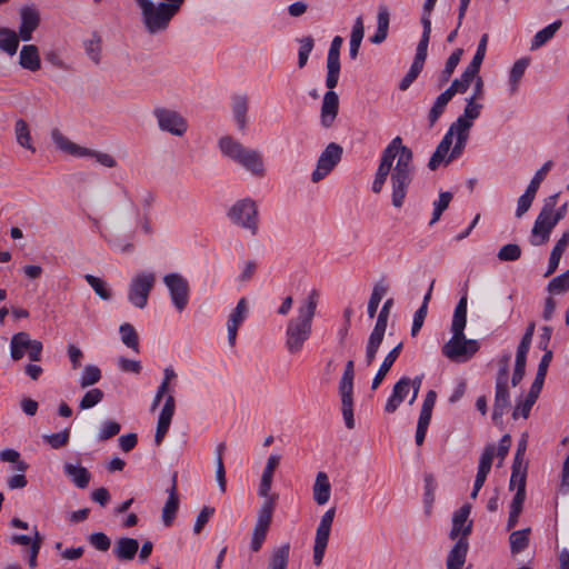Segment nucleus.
<instances>
[{
  "label": "nucleus",
  "instance_id": "18",
  "mask_svg": "<svg viewBox=\"0 0 569 569\" xmlns=\"http://www.w3.org/2000/svg\"><path fill=\"white\" fill-rule=\"evenodd\" d=\"M163 282L169 290L171 301L178 311L186 309L189 301V283L180 273H168L163 277Z\"/></svg>",
  "mask_w": 569,
  "mask_h": 569
},
{
  "label": "nucleus",
  "instance_id": "27",
  "mask_svg": "<svg viewBox=\"0 0 569 569\" xmlns=\"http://www.w3.org/2000/svg\"><path fill=\"white\" fill-rule=\"evenodd\" d=\"M168 499L162 509V521L164 526L172 525L179 509V496L177 491V473L172 476L171 487L167 489Z\"/></svg>",
  "mask_w": 569,
  "mask_h": 569
},
{
  "label": "nucleus",
  "instance_id": "10",
  "mask_svg": "<svg viewBox=\"0 0 569 569\" xmlns=\"http://www.w3.org/2000/svg\"><path fill=\"white\" fill-rule=\"evenodd\" d=\"M392 305H393L392 299H388L385 301V303L378 315L376 325H375L371 333L369 335V338H368V341L366 345V357H365V362H366L367 367L372 365L373 360L376 359L377 352L383 341L386 329H387V323H388V318H389V313H390V309H391Z\"/></svg>",
  "mask_w": 569,
  "mask_h": 569
},
{
  "label": "nucleus",
  "instance_id": "59",
  "mask_svg": "<svg viewBox=\"0 0 569 569\" xmlns=\"http://www.w3.org/2000/svg\"><path fill=\"white\" fill-rule=\"evenodd\" d=\"M437 488V482L431 473L425 475V508L426 512L430 513L432 503L435 501V491Z\"/></svg>",
  "mask_w": 569,
  "mask_h": 569
},
{
  "label": "nucleus",
  "instance_id": "31",
  "mask_svg": "<svg viewBox=\"0 0 569 569\" xmlns=\"http://www.w3.org/2000/svg\"><path fill=\"white\" fill-rule=\"evenodd\" d=\"M19 64L29 71H38L41 68L40 54L37 46L26 44L19 54Z\"/></svg>",
  "mask_w": 569,
  "mask_h": 569
},
{
  "label": "nucleus",
  "instance_id": "54",
  "mask_svg": "<svg viewBox=\"0 0 569 569\" xmlns=\"http://www.w3.org/2000/svg\"><path fill=\"white\" fill-rule=\"evenodd\" d=\"M437 0H426L423 3L422 16H421V24H422V39L430 40L431 33V19L430 14L436 6Z\"/></svg>",
  "mask_w": 569,
  "mask_h": 569
},
{
  "label": "nucleus",
  "instance_id": "16",
  "mask_svg": "<svg viewBox=\"0 0 569 569\" xmlns=\"http://www.w3.org/2000/svg\"><path fill=\"white\" fill-rule=\"evenodd\" d=\"M336 508L328 509L321 517L316 530L313 543V563L319 567L322 563L328 546L331 526L335 519Z\"/></svg>",
  "mask_w": 569,
  "mask_h": 569
},
{
  "label": "nucleus",
  "instance_id": "45",
  "mask_svg": "<svg viewBox=\"0 0 569 569\" xmlns=\"http://www.w3.org/2000/svg\"><path fill=\"white\" fill-rule=\"evenodd\" d=\"M510 489L517 488V491L526 492L527 463L512 462Z\"/></svg>",
  "mask_w": 569,
  "mask_h": 569
},
{
  "label": "nucleus",
  "instance_id": "2",
  "mask_svg": "<svg viewBox=\"0 0 569 569\" xmlns=\"http://www.w3.org/2000/svg\"><path fill=\"white\" fill-rule=\"evenodd\" d=\"M319 297V291L312 289L300 302L297 309V316L288 321L284 333V346L290 355L301 352L305 343L310 339Z\"/></svg>",
  "mask_w": 569,
  "mask_h": 569
},
{
  "label": "nucleus",
  "instance_id": "3",
  "mask_svg": "<svg viewBox=\"0 0 569 569\" xmlns=\"http://www.w3.org/2000/svg\"><path fill=\"white\" fill-rule=\"evenodd\" d=\"M467 296H462L453 312L451 322L452 337L442 346V355L455 362L470 360L480 349V343L475 339H467L465 328L467 325Z\"/></svg>",
  "mask_w": 569,
  "mask_h": 569
},
{
  "label": "nucleus",
  "instance_id": "49",
  "mask_svg": "<svg viewBox=\"0 0 569 569\" xmlns=\"http://www.w3.org/2000/svg\"><path fill=\"white\" fill-rule=\"evenodd\" d=\"M121 341L128 348L139 352V337L134 327L128 322L122 323L119 328Z\"/></svg>",
  "mask_w": 569,
  "mask_h": 569
},
{
  "label": "nucleus",
  "instance_id": "61",
  "mask_svg": "<svg viewBox=\"0 0 569 569\" xmlns=\"http://www.w3.org/2000/svg\"><path fill=\"white\" fill-rule=\"evenodd\" d=\"M537 399L526 396L523 400H519L512 411V418L515 420L519 419L520 417L523 419H527L530 415L531 408L533 407Z\"/></svg>",
  "mask_w": 569,
  "mask_h": 569
},
{
  "label": "nucleus",
  "instance_id": "41",
  "mask_svg": "<svg viewBox=\"0 0 569 569\" xmlns=\"http://www.w3.org/2000/svg\"><path fill=\"white\" fill-rule=\"evenodd\" d=\"M248 98L246 96H236L232 99V113L236 123L240 130L247 126Z\"/></svg>",
  "mask_w": 569,
  "mask_h": 569
},
{
  "label": "nucleus",
  "instance_id": "19",
  "mask_svg": "<svg viewBox=\"0 0 569 569\" xmlns=\"http://www.w3.org/2000/svg\"><path fill=\"white\" fill-rule=\"evenodd\" d=\"M343 39L336 36L331 43L327 56V77L326 86L328 89H335L339 81L340 76V49Z\"/></svg>",
  "mask_w": 569,
  "mask_h": 569
},
{
  "label": "nucleus",
  "instance_id": "39",
  "mask_svg": "<svg viewBox=\"0 0 569 569\" xmlns=\"http://www.w3.org/2000/svg\"><path fill=\"white\" fill-rule=\"evenodd\" d=\"M290 556V543L286 542L273 549L268 569H287Z\"/></svg>",
  "mask_w": 569,
  "mask_h": 569
},
{
  "label": "nucleus",
  "instance_id": "53",
  "mask_svg": "<svg viewBox=\"0 0 569 569\" xmlns=\"http://www.w3.org/2000/svg\"><path fill=\"white\" fill-rule=\"evenodd\" d=\"M101 379V370L93 365H88L84 367L80 379L79 385L81 388H88L90 386H93Z\"/></svg>",
  "mask_w": 569,
  "mask_h": 569
},
{
  "label": "nucleus",
  "instance_id": "46",
  "mask_svg": "<svg viewBox=\"0 0 569 569\" xmlns=\"http://www.w3.org/2000/svg\"><path fill=\"white\" fill-rule=\"evenodd\" d=\"M387 291H388V286L382 281H379L373 286L371 296L368 301V308H367L369 318H373L376 316L378 307H379L382 298L386 296Z\"/></svg>",
  "mask_w": 569,
  "mask_h": 569
},
{
  "label": "nucleus",
  "instance_id": "32",
  "mask_svg": "<svg viewBox=\"0 0 569 569\" xmlns=\"http://www.w3.org/2000/svg\"><path fill=\"white\" fill-rule=\"evenodd\" d=\"M402 350V342L398 343L393 349L389 351V353L385 357L382 363L380 365L373 380L371 383V389L376 390L381 382L383 381L385 377L393 366L395 361L399 357L400 352Z\"/></svg>",
  "mask_w": 569,
  "mask_h": 569
},
{
  "label": "nucleus",
  "instance_id": "11",
  "mask_svg": "<svg viewBox=\"0 0 569 569\" xmlns=\"http://www.w3.org/2000/svg\"><path fill=\"white\" fill-rule=\"evenodd\" d=\"M156 283L153 272L142 271L137 273L129 283L128 300L136 308L143 309L148 303L150 292Z\"/></svg>",
  "mask_w": 569,
  "mask_h": 569
},
{
  "label": "nucleus",
  "instance_id": "7",
  "mask_svg": "<svg viewBox=\"0 0 569 569\" xmlns=\"http://www.w3.org/2000/svg\"><path fill=\"white\" fill-rule=\"evenodd\" d=\"M473 123L458 117L455 122L451 123L449 130L443 136L439 144L437 146L435 152L429 159L428 168L430 170H436L446 159V156L450 151L453 137L456 138H469V130Z\"/></svg>",
  "mask_w": 569,
  "mask_h": 569
},
{
  "label": "nucleus",
  "instance_id": "56",
  "mask_svg": "<svg viewBox=\"0 0 569 569\" xmlns=\"http://www.w3.org/2000/svg\"><path fill=\"white\" fill-rule=\"evenodd\" d=\"M134 237V233L132 232L128 239L114 237L109 238L107 241L110 246V248L114 251H118L120 253H132L134 251V244L132 242V239Z\"/></svg>",
  "mask_w": 569,
  "mask_h": 569
},
{
  "label": "nucleus",
  "instance_id": "42",
  "mask_svg": "<svg viewBox=\"0 0 569 569\" xmlns=\"http://www.w3.org/2000/svg\"><path fill=\"white\" fill-rule=\"evenodd\" d=\"M365 34V27L361 17H358L353 23L352 31L350 34L349 42V56L351 59H356L359 53V48Z\"/></svg>",
  "mask_w": 569,
  "mask_h": 569
},
{
  "label": "nucleus",
  "instance_id": "1",
  "mask_svg": "<svg viewBox=\"0 0 569 569\" xmlns=\"http://www.w3.org/2000/svg\"><path fill=\"white\" fill-rule=\"evenodd\" d=\"M415 173L413 152L398 136L383 149L371 189L375 193H380L390 176L391 203L395 208H401Z\"/></svg>",
  "mask_w": 569,
  "mask_h": 569
},
{
  "label": "nucleus",
  "instance_id": "8",
  "mask_svg": "<svg viewBox=\"0 0 569 569\" xmlns=\"http://www.w3.org/2000/svg\"><path fill=\"white\" fill-rule=\"evenodd\" d=\"M353 379H355V362L348 360L342 377L339 381V395L341 397V411L342 417L348 429L355 428L353 417Z\"/></svg>",
  "mask_w": 569,
  "mask_h": 569
},
{
  "label": "nucleus",
  "instance_id": "13",
  "mask_svg": "<svg viewBox=\"0 0 569 569\" xmlns=\"http://www.w3.org/2000/svg\"><path fill=\"white\" fill-rule=\"evenodd\" d=\"M10 353L13 360H20L27 353L31 361H40L42 342L32 340L28 332H18L11 338Z\"/></svg>",
  "mask_w": 569,
  "mask_h": 569
},
{
  "label": "nucleus",
  "instance_id": "26",
  "mask_svg": "<svg viewBox=\"0 0 569 569\" xmlns=\"http://www.w3.org/2000/svg\"><path fill=\"white\" fill-rule=\"evenodd\" d=\"M410 385L411 379L408 377H402L395 383L392 392L385 406L386 412L393 413L399 408L409 393Z\"/></svg>",
  "mask_w": 569,
  "mask_h": 569
},
{
  "label": "nucleus",
  "instance_id": "52",
  "mask_svg": "<svg viewBox=\"0 0 569 569\" xmlns=\"http://www.w3.org/2000/svg\"><path fill=\"white\" fill-rule=\"evenodd\" d=\"M488 40H489V36L487 33H483L479 40L477 51H476L471 62L468 64V68L471 69L473 72L478 73L480 70L482 61L486 57Z\"/></svg>",
  "mask_w": 569,
  "mask_h": 569
},
{
  "label": "nucleus",
  "instance_id": "24",
  "mask_svg": "<svg viewBox=\"0 0 569 569\" xmlns=\"http://www.w3.org/2000/svg\"><path fill=\"white\" fill-rule=\"evenodd\" d=\"M248 313V303L246 298H241L236 308L229 315V319L227 322V331H228V342L230 347L236 345L237 332L239 327L246 320Z\"/></svg>",
  "mask_w": 569,
  "mask_h": 569
},
{
  "label": "nucleus",
  "instance_id": "20",
  "mask_svg": "<svg viewBox=\"0 0 569 569\" xmlns=\"http://www.w3.org/2000/svg\"><path fill=\"white\" fill-rule=\"evenodd\" d=\"M470 512L471 506L466 503L453 513L451 530L449 532L451 540L468 539L472 531V520H468Z\"/></svg>",
  "mask_w": 569,
  "mask_h": 569
},
{
  "label": "nucleus",
  "instance_id": "44",
  "mask_svg": "<svg viewBox=\"0 0 569 569\" xmlns=\"http://www.w3.org/2000/svg\"><path fill=\"white\" fill-rule=\"evenodd\" d=\"M529 64H530V58L525 57V58L518 59L511 67L510 72H509V83H510L512 93L518 90L519 82H520L521 78L523 77Z\"/></svg>",
  "mask_w": 569,
  "mask_h": 569
},
{
  "label": "nucleus",
  "instance_id": "62",
  "mask_svg": "<svg viewBox=\"0 0 569 569\" xmlns=\"http://www.w3.org/2000/svg\"><path fill=\"white\" fill-rule=\"evenodd\" d=\"M497 257L500 261H516L521 257V248L517 243H508L502 246Z\"/></svg>",
  "mask_w": 569,
  "mask_h": 569
},
{
  "label": "nucleus",
  "instance_id": "28",
  "mask_svg": "<svg viewBox=\"0 0 569 569\" xmlns=\"http://www.w3.org/2000/svg\"><path fill=\"white\" fill-rule=\"evenodd\" d=\"M468 549V539H458L448 553L446 561L447 569H462L466 562Z\"/></svg>",
  "mask_w": 569,
  "mask_h": 569
},
{
  "label": "nucleus",
  "instance_id": "55",
  "mask_svg": "<svg viewBox=\"0 0 569 569\" xmlns=\"http://www.w3.org/2000/svg\"><path fill=\"white\" fill-rule=\"evenodd\" d=\"M84 279L102 300L111 299V291L102 279L92 274H86Z\"/></svg>",
  "mask_w": 569,
  "mask_h": 569
},
{
  "label": "nucleus",
  "instance_id": "64",
  "mask_svg": "<svg viewBox=\"0 0 569 569\" xmlns=\"http://www.w3.org/2000/svg\"><path fill=\"white\" fill-rule=\"evenodd\" d=\"M88 542L98 551L106 552L111 546L110 538L104 532H93L88 536Z\"/></svg>",
  "mask_w": 569,
  "mask_h": 569
},
{
  "label": "nucleus",
  "instance_id": "17",
  "mask_svg": "<svg viewBox=\"0 0 569 569\" xmlns=\"http://www.w3.org/2000/svg\"><path fill=\"white\" fill-rule=\"evenodd\" d=\"M274 507L272 500L263 501L260 506L250 541V548L253 552H258L266 540Z\"/></svg>",
  "mask_w": 569,
  "mask_h": 569
},
{
  "label": "nucleus",
  "instance_id": "6",
  "mask_svg": "<svg viewBox=\"0 0 569 569\" xmlns=\"http://www.w3.org/2000/svg\"><path fill=\"white\" fill-rule=\"evenodd\" d=\"M473 123L458 117L455 122L451 123L449 130L443 136L439 144L437 146L435 152L429 159L428 168L430 170H436L446 159V156L450 151L453 137L456 138H469V130Z\"/></svg>",
  "mask_w": 569,
  "mask_h": 569
},
{
  "label": "nucleus",
  "instance_id": "57",
  "mask_svg": "<svg viewBox=\"0 0 569 569\" xmlns=\"http://www.w3.org/2000/svg\"><path fill=\"white\" fill-rule=\"evenodd\" d=\"M103 391L99 388L88 390L79 402L81 410H88L97 406L103 399Z\"/></svg>",
  "mask_w": 569,
  "mask_h": 569
},
{
  "label": "nucleus",
  "instance_id": "38",
  "mask_svg": "<svg viewBox=\"0 0 569 569\" xmlns=\"http://www.w3.org/2000/svg\"><path fill=\"white\" fill-rule=\"evenodd\" d=\"M477 72H473L468 67L465 69L460 78L455 79L451 84L446 89L447 92H449L452 97L456 93H465L468 88L470 87L471 82L477 77Z\"/></svg>",
  "mask_w": 569,
  "mask_h": 569
},
{
  "label": "nucleus",
  "instance_id": "60",
  "mask_svg": "<svg viewBox=\"0 0 569 569\" xmlns=\"http://www.w3.org/2000/svg\"><path fill=\"white\" fill-rule=\"evenodd\" d=\"M121 430L120 423L113 420L104 421L98 431L97 439L100 442H103L114 436H117Z\"/></svg>",
  "mask_w": 569,
  "mask_h": 569
},
{
  "label": "nucleus",
  "instance_id": "37",
  "mask_svg": "<svg viewBox=\"0 0 569 569\" xmlns=\"http://www.w3.org/2000/svg\"><path fill=\"white\" fill-rule=\"evenodd\" d=\"M19 33L14 30L0 27V50L9 56L16 54L19 47Z\"/></svg>",
  "mask_w": 569,
  "mask_h": 569
},
{
  "label": "nucleus",
  "instance_id": "21",
  "mask_svg": "<svg viewBox=\"0 0 569 569\" xmlns=\"http://www.w3.org/2000/svg\"><path fill=\"white\" fill-rule=\"evenodd\" d=\"M428 44H429V40L422 39V38L420 39V41L417 46L413 62H412L409 71L406 73V76L402 78V80L399 83L400 90H402V91L407 90L411 86V83L417 79L419 73L421 72L425 61H426V58H427Z\"/></svg>",
  "mask_w": 569,
  "mask_h": 569
},
{
  "label": "nucleus",
  "instance_id": "40",
  "mask_svg": "<svg viewBox=\"0 0 569 569\" xmlns=\"http://www.w3.org/2000/svg\"><path fill=\"white\" fill-rule=\"evenodd\" d=\"M530 531V528H525L511 532L509 543L512 556H516L528 548Z\"/></svg>",
  "mask_w": 569,
  "mask_h": 569
},
{
  "label": "nucleus",
  "instance_id": "36",
  "mask_svg": "<svg viewBox=\"0 0 569 569\" xmlns=\"http://www.w3.org/2000/svg\"><path fill=\"white\" fill-rule=\"evenodd\" d=\"M63 470L67 477L80 489L88 487L91 475L87 468L78 465L66 463Z\"/></svg>",
  "mask_w": 569,
  "mask_h": 569
},
{
  "label": "nucleus",
  "instance_id": "48",
  "mask_svg": "<svg viewBox=\"0 0 569 569\" xmlns=\"http://www.w3.org/2000/svg\"><path fill=\"white\" fill-rule=\"evenodd\" d=\"M14 133H16L17 142L21 147L30 150L31 152H36V148L33 147V144L31 142V134H30L29 126L23 119H19L16 121Z\"/></svg>",
  "mask_w": 569,
  "mask_h": 569
},
{
  "label": "nucleus",
  "instance_id": "63",
  "mask_svg": "<svg viewBox=\"0 0 569 569\" xmlns=\"http://www.w3.org/2000/svg\"><path fill=\"white\" fill-rule=\"evenodd\" d=\"M0 460L3 462L16 463V469L24 472L28 469V463L20 460V453L14 449H4L0 452Z\"/></svg>",
  "mask_w": 569,
  "mask_h": 569
},
{
  "label": "nucleus",
  "instance_id": "29",
  "mask_svg": "<svg viewBox=\"0 0 569 569\" xmlns=\"http://www.w3.org/2000/svg\"><path fill=\"white\" fill-rule=\"evenodd\" d=\"M51 139L61 151L76 156V157H86L89 154L88 148L80 147L74 142L70 141L66 136H63L60 130L53 129L51 131Z\"/></svg>",
  "mask_w": 569,
  "mask_h": 569
},
{
  "label": "nucleus",
  "instance_id": "9",
  "mask_svg": "<svg viewBox=\"0 0 569 569\" xmlns=\"http://www.w3.org/2000/svg\"><path fill=\"white\" fill-rule=\"evenodd\" d=\"M228 217L232 223L249 230L251 234L258 232V207L252 199L238 200L229 209Z\"/></svg>",
  "mask_w": 569,
  "mask_h": 569
},
{
  "label": "nucleus",
  "instance_id": "25",
  "mask_svg": "<svg viewBox=\"0 0 569 569\" xmlns=\"http://www.w3.org/2000/svg\"><path fill=\"white\" fill-rule=\"evenodd\" d=\"M339 111V97L333 91V89H329L322 99L321 103V112H320V121L325 128H330L335 122Z\"/></svg>",
  "mask_w": 569,
  "mask_h": 569
},
{
  "label": "nucleus",
  "instance_id": "15",
  "mask_svg": "<svg viewBox=\"0 0 569 569\" xmlns=\"http://www.w3.org/2000/svg\"><path fill=\"white\" fill-rule=\"evenodd\" d=\"M508 370L507 365L500 367L495 385V402L492 410V420L498 423L501 421L507 409L510 407V393L508 388Z\"/></svg>",
  "mask_w": 569,
  "mask_h": 569
},
{
  "label": "nucleus",
  "instance_id": "23",
  "mask_svg": "<svg viewBox=\"0 0 569 569\" xmlns=\"http://www.w3.org/2000/svg\"><path fill=\"white\" fill-rule=\"evenodd\" d=\"M39 24L40 13L34 6H26L20 9L19 37L22 41H30Z\"/></svg>",
  "mask_w": 569,
  "mask_h": 569
},
{
  "label": "nucleus",
  "instance_id": "50",
  "mask_svg": "<svg viewBox=\"0 0 569 569\" xmlns=\"http://www.w3.org/2000/svg\"><path fill=\"white\" fill-rule=\"evenodd\" d=\"M452 193L449 191H442L439 193L438 200L433 201V212L432 218L429 222L430 226L435 224L439 221L441 214L445 210L449 207L451 200H452Z\"/></svg>",
  "mask_w": 569,
  "mask_h": 569
},
{
  "label": "nucleus",
  "instance_id": "34",
  "mask_svg": "<svg viewBox=\"0 0 569 569\" xmlns=\"http://www.w3.org/2000/svg\"><path fill=\"white\" fill-rule=\"evenodd\" d=\"M330 493L331 486L327 473L323 471L318 472L313 485L315 501L322 506L329 501Z\"/></svg>",
  "mask_w": 569,
  "mask_h": 569
},
{
  "label": "nucleus",
  "instance_id": "43",
  "mask_svg": "<svg viewBox=\"0 0 569 569\" xmlns=\"http://www.w3.org/2000/svg\"><path fill=\"white\" fill-rule=\"evenodd\" d=\"M561 24H562L561 21L557 20V21L550 23L549 26L545 27L540 31H538L531 40L530 49L537 50L540 47H542L545 43H547L555 36V33L560 29Z\"/></svg>",
  "mask_w": 569,
  "mask_h": 569
},
{
  "label": "nucleus",
  "instance_id": "58",
  "mask_svg": "<svg viewBox=\"0 0 569 569\" xmlns=\"http://www.w3.org/2000/svg\"><path fill=\"white\" fill-rule=\"evenodd\" d=\"M550 234L551 231L536 220L530 234V243L535 247L542 246L548 242Z\"/></svg>",
  "mask_w": 569,
  "mask_h": 569
},
{
  "label": "nucleus",
  "instance_id": "51",
  "mask_svg": "<svg viewBox=\"0 0 569 569\" xmlns=\"http://www.w3.org/2000/svg\"><path fill=\"white\" fill-rule=\"evenodd\" d=\"M547 290L550 295H562L569 290V269L552 278L548 286Z\"/></svg>",
  "mask_w": 569,
  "mask_h": 569
},
{
  "label": "nucleus",
  "instance_id": "33",
  "mask_svg": "<svg viewBox=\"0 0 569 569\" xmlns=\"http://www.w3.org/2000/svg\"><path fill=\"white\" fill-rule=\"evenodd\" d=\"M139 550V542L134 538L122 537L117 540L113 555L119 560H132Z\"/></svg>",
  "mask_w": 569,
  "mask_h": 569
},
{
  "label": "nucleus",
  "instance_id": "14",
  "mask_svg": "<svg viewBox=\"0 0 569 569\" xmlns=\"http://www.w3.org/2000/svg\"><path fill=\"white\" fill-rule=\"evenodd\" d=\"M161 131L182 137L188 130L187 120L176 110L157 107L152 111Z\"/></svg>",
  "mask_w": 569,
  "mask_h": 569
},
{
  "label": "nucleus",
  "instance_id": "30",
  "mask_svg": "<svg viewBox=\"0 0 569 569\" xmlns=\"http://www.w3.org/2000/svg\"><path fill=\"white\" fill-rule=\"evenodd\" d=\"M558 198H559V193H555V194H551L548 198H546L543 206H542L538 217L536 218V220L540 224L545 226L551 232H552V229L559 222L558 220H556V218L553 216V208L557 204Z\"/></svg>",
  "mask_w": 569,
  "mask_h": 569
},
{
  "label": "nucleus",
  "instance_id": "22",
  "mask_svg": "<svg viewBox=\"0 0 569 569\" xmlns=\"http://www.w3.org/2000/svg\"><path fill=\"white\" fill-rule=\"evenodd\" d=\"M279 463L280 456L270 455L268 457L267 463L261 475V480L258 490V495L264 499L263 501L272 500L273 505L277 503L278 496L271 495L270 491L272 486L273 472L278 468Z\"/></svg>",
  "mask_w": 569,
  "mask_h": 569
},
{
  "label": "nucleus",
  "instance_id": "12",
  "mask_svg": "<svg viewBox=\"0 0 569 569\" xmlns=\"http://www.w3.org/2000/svg\"><path fill=\"white\" fill-rule=\"evenodd\" d=\"M343 149L336 142H330L320 153L316 169L311 173V181L318 183L325 179L341 161Z\"/></svg>",
  "mask_w": 569,
  "mask_h": 569
},
{
  "label": "nucleus",
  "instance_id": "5",
  "mask_svg": "<svg viewBox=\"0 0 569 569\" xmlns=\"http://www.w3.org/2000/svg\"><path fill=\"white\" fill-rule=\"evenodd\" d=\"M218 144L223 156L232 159L252 174L263 176V160L258 150L246 148L229 136L220 138Z\"/></svg>",
  "mask_w": 569,
  "mask_h": 569
},
{
  "label": "nucleus",
  "instance_id": "4",
  "mask_svg": "<svg viewBox=\"0 0 569 569\" xmlns=\"http://www.w3.org/2000/svg\"><path fill=\"white\" fill-rule=\"evenodd\" d=\"M134 2L140 9L144 30L149 34L156 36L168 30L184 0H161L157 3L152 0H134Z\"/></svg>",
  "mask_w": 569,
  "mask_h": 569
},
{
  "label": "nucleus",
  "instance_id": "35",
  "mask_svg": "<svg viewBox=\"0 0 569 569\" xmlns=\"http://www.w3.org/2000/svg\"><path fill=\"white\" fill-rule=\"evenodd\" d=\"M390 21V13L387 6H379L377 14V30L376 33L370 38V41L375 44L383 42L388 36Z\"/></svg>",
  "mask_w": 569,
  "mask_h": 569
},
{
  "label": "nucleus",
  "instance_id": "47",
  "mask_svg": "<svg viewBox=\"0 0 569 569\" xmlns=\"http://www.w3.org/2000/svg\"><path fill=\"white\" fill-rule=\"evenodd\" d=\"M451 99L452 96L446 90L437 97L428 114L430 127H432L438 121Z\"/></svg>",
  "mask_w": 569,
  "mask_h": 569
}]
</instances>
